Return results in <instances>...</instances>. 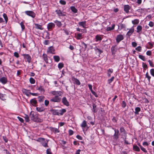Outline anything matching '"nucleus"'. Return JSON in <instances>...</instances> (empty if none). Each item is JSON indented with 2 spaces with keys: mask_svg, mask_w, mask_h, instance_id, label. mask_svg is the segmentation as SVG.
I'll return each instance as SVG.
<instances>
[{
  "mask_svg": "<svg viewBox=\"0 0 154 154\" xmlns=\"http://www.w3.org/2000/svg\"><path fill=\"white\" fill-rule=\"evenodd\" d=\"M51 94L55 96L50 100V101L54 102H59L61 100V98L59 97L62 94V93L60 91H53L51 92Z\"/></svg>",
  "mask_w": 154,
  "mask_h": 154,
  "instance_id": "nucleus-1",
  "label": "nucleus"
},
{
  "mask_svg": "<svg viewBox=\"0 0 154 154\" xmlns=\"http://www.w3.org/2000/svg\"><path fill=\"white\" fill-rule=\"evenodd\" d=\"M37 141L41 142L42 146L45 147H48V141L45 140V139L43 138H39L38 139Z\"/></svg>",
  "mask_w": 154,
  "mask_h": 154,
  "instance_id": "nucleus-2",
  "label": "nucleus"
},
{
  "mask_svg": "<svg viewBox=\"0 0 154 154\" xmlns=\"http://www.w3.org/2000/svg\"><path fill=\"white\" fill-rule=\"evenodd\" d=\"M25 13L27 15L32 18H34L35 17V14L32 11H26Z\"/></svg>",
  "mask_w": 154,
  "mask_h": 154,
  "instance_id": "nucleus-3",
  "label": "nucleus"
},
{
  "mask_svg": "<svg viewBox=\"0 0 154 154\" xmlns=\"http://www.w3.org/2000/svg\"><path fill=\"white\" fill-rule=\"evenodd\" d=\"M55 24L53 23H48L47 25V28L48 30H51L55 27Z\"/></svg>",
  "mask_w": 154,
  "mask_h": 154,
  "instance_id": "nucleus-4",
  "label": "nucleus"
},
{
  "mask_svg": "<svg viewBox=\"0 0 154 154\" xmlns=\"http://www.w3.org/2000/svg\"><path fill=\"white\" fill-rule=\"evenodd\" d=\"M115 134L113 135V137L116 140H117L119 137V131L118 130H114Z\"/></svg>",
  "mask_w": 154,
  "mask_h": 154,
  "instance_id": "nucleus-5",
  "label": "nucleus"
},
{
  "mask_svg": "<svg viewBox=\"0 0 154 154\" xmlns=\"http://www.w3.org/2000/svg\"><path fill=\"white\" fill-rule=\"evenodd\" d=\"M123 38V36L122 35H119L117 36L116 38V42L119 43L120 41L122 40Z\"/></svg>",
  "mask_w": 154,
  "mask_h": 154,
  "instance_id": "nucleus-6",
  "label": "nucleus"
},
{
  "mask_svg": "<svg viewBox=\"0 0 154 154\" xmlns=\"http://www.w3.org/2000/svg\"><path fill=\"white\" fill-rule=\"evenodd\" d=\"M24 58L26 59L27 61L29 63L31 60V57L28 54H22Z\"/></svg>",
  "mask_w": 154,
  "mask_h": 154,
  "instance_id": "nucleus-7",
  "label": "nucleus"
},
{
  "mask_svg": "<svg viewBox=\"0 0 154 154\" xmlns=\"http://www.w3.org/2000/svg\"><path fill=\"white\" fill-rule=\"evenodd\" d=\"M55 51V49L53 46H51L48 48V50L47 52L50 53L54 54V52Z\"/></svg>",
  "mask_w": 154,
  "mask_h": 154,
  "instance_id": "nucleus-8",
  "label": "nucleus"
},
{
  "mask_svg": "<svg viewBox=\"0 0 154 154\" xmlns=\"http://www.w3.org/2000/svg\"><path fill=\"white\" fill-rule=\"evenodd\" d=\"M62 102L65 105L68 106H69V103L68 101L66 98L63 97L62 99Z\"/></svg>",
  "mask_w": 154,
  "mask_h": 154,
  "instance_id": "nucleus-9",
  "label": "nucleus"
},
{
  "mask_svg": "<svg viewBox=\"0 0 154 154\" xmlns=\"http://www.w3.org/2000/svg\"><path fill=\"white\" fill-rule=\"evenodd\" d=\"M0 82L3 84H5L7 82V79L6 77H2L0 79Z\"/></svg>",
  "mask_w": 154,
  "mask_h": 154,
  "instance_id": "nucleus-10",
  "label": "nucleus"
},
{
  "mask_svg": "<svg viewBox=\"0 0 154 154\" xmlns=\"http://www.w3.org/2000/svg\"><path fill=\"white\" fill-rule=\"evenodd\" d=\"M56 12L59 16H62L65 15V13L63 11H61V10H56Z\"/></svg>",
  "mask_w": 154,
  "mask_h": 154,
  "instance_id": "nucleus-11",
  "label": "nucleus"
},
{
  "mask_svg": "<svg viewBox=\"0 0 154 154\" xmlns=\"http://www.w3.org/2000/svg\"><path fill=\"white\" fill-rule=\"evenodd\" d=\"M72 80L74 82V83L76 84L79 85H80V82L79 81L78 79L74 78L72 77Z\"/></svg>",
  "mask_w": 154,
  "mask_h": 154,
  "instance_id": "nucleus-12",
  "label": "nucleus"
},
{
  "mask_svg": "<svg viewBox=\"0 0 154 154\" xmlns=\"http://www.w3.org/2000/svg\"><path fill=\"white\" fill-rule=\"evenodd\" d=\"M133 149L135 151L139 152L140 151L139 148L136 145H134L133 146Z\"/></svg>",
  "mask_w": 154,
  "mask_h": 154,
  "instance_id": "nucleus-13",
  "label": "nucleus"
},
{
  "mask_svg": "<svg viewBox=\"0 0 154 154\" xmlns=\"http://www.w3.org/2000/svg\"><path fill=\"white\" fill-rule=\"evenodd\" d=\"M29 117L33 121H35L36 120L35 118V117L34 115L33 112L31 111L29 113Z\"/></svg>",
  "mask_w": 154,
  "mask_h": 154,
  "instance_id": "nucleus-14",
  "label": "nucleus"
},
{
  "mask_svg": "<svg viewBox=\"0 0 154 154\" xmlns=\"http://www.w3.org/2000/svg\"><path fill=\"white\" fill-rule=\"evenodd\" d=\"M42 58L46 63H48V57L47 54H44L42 55Z\"/></svg>",
  "mask_w": 154,
  "mask_h": 154,
  "instance_id": "nucleus-15",
  "label": "nucleus"
},
{
  "mask_svg": "<svg viewBox=\"0 0 154 154\" xmlns=\"http://www.w3.org/2000/svg\"><path fill=\"white\" fill-rule=\"evenodd\" d=\"M34 24L35 26V28L36 29H39L40 30H43L44 29L42 27V26L41 25L37 23H35Z\"/></svg>",
  "mask_w": 154,
  "mask_h": 154,
  "instance_id": "nucleus-16",
  "label": "nucleus"
},
{
  "mask_svg": "<svg viewBox=\"0 0 154 154\" xmlns=\"http://www.w3.org/2000/svg\"><path fill=\"white\" fill-rule=\"evenodd\" d=\"M134 32V29L133 28H131L128 31V32L127 33V35H128V36H130L132 33Z\"/></svg>",
  "mask_w": 154,
  "mask_h": 154,
  "instance_id": "nucleus-17",
  "label": "nucleus"
},
{
  "mask_svg": "<svg viewBox=\"0 0 154 154\" xmlns=\"http://www.w3.org/2000/svg\"><path fill=\"white\" fill-rule=\"evenodd\" d=\"M79 26H82L83 28H85L86 26L85 21L79 22Z\"/></svg>",
  "mask_w": 154,
  "mask_h": 154,
  "instance_id": "nucleus-18",
  "label": "nucleus"
},
{
  "mask_svg": "<svg viewBox=\"0 0 154 154\" xmlns=\"http://www.w3.org/2000/svg\"><path fill=\"white\" fill-rule=\"evenodd\" d=\"M115 26V25L113 24V25H112V27H107L106 28V30L107 31H109L111 30H113L114 29Z\"/></svg>",
  "mask_w": 154,
  "mask_h": 154,
  "instance_id": "nucleus-19",
  "label": "nucleus"
},
{
  "mask_svg": "<svg viewBox=\"0 0 154 154\" xmlns=\"http://www.w3.org/2000/svg\"><path fill=\"white\" fill-rule=\"evenodd\" d=\"M54 22L58 27H60L62 26V24L60 21L56 20L54 21Z\"/></svg>",
  "mask_w": 154,
  "mask_h": 154,
  "instance_id": "nucleus-20",
  "label": "nucleus"
},
{
  "mask_svg": "<svg viewBox=\"0 0 154 154\" xmlns=\"http://www.w3.org/2000/svg\"><path fill=\"white\" fill-rule=\"evenodd\" d=\"M36 110H37L39 112H42L44 111L45 109L43 107H36Z\"/></svg>",
  "mask_w": 154,
  "mask_h": 154,
  "instance_id": "nucleus-21",
  "label": "nucleus"
},
{
  "mask_svg": "<svg viewBox=\"0 0 154 154\" xmlns=\"http://www.w3.org/2000/svg\"><path fill=\"white\" fill-rule=\"evenodd\" d=\"M140 111V108L139 107H136L135 109V112L134 113L135 114H139V112Z\"/></svg>",
  "mask_w": 154,
  "mask_h": 154,
  "instance_id": "nucleus-22",
  "label": "nucleus"
},
{
  "mask_svg": "<svg viewBox=\"0 0 154 154\" xmlns=\"http://www.w3.org/2000/svg\"><path fill=\"white\" fill-rule=\"evenodd\" d=\"M137 32L139 33L142 31V27L141 26L139 25L137 26Z\"/></svg>",
  "mask_w": 154,
  "mask_h": 154,
  "instance_id": "nucleus-23",
  "label": "nucleus"
},
{
  "mask_svg": "<svg viewBox=\"0 0 154 154\" xmlns=\"http://www.w3.org/2000/svg\"><path fill=\"white\" fill-rule=\"evenodd\" d=\"M139 20L138 19H136L132 21V23L134 24H138Z\"/></svg>",
  "mask_w": 154,
  "mask_h": 154,
  "instance_id": "nucleus-24",
  "label": "nucleus"
},
{
  "mask_svg": "<svg viewBox=\"0 0 154 154\" xmlns=\"http://www.w3.org/2000/svg\"><path fill=\"white\" fill-rule=\"evenodd\" d=\"M54 60L57 62H58L60 61V58L58 56H54Z\"/></svg>",
  "mask_w": 154,
  "mask_h": 154,
  "instance_id": "nucleus-25",
  "label": "nucleus"
},
{
  "mask_svg": "<svg viewBox=\"0 0 154 154\" xmlns=\"http://www.w3.org/2000/svg\"><path fill=\"white\" fill-rule=\"evenodd\" d=\"M95 38L96 39V41H101L102 40V38L99 35H97L95 36Z\"/></svg>",
  "mask_w": 154,
  "mask_h": 154,
  "instance_id": "nucleus-26",
  "label": "nucleus"
},
{
  "mask_svg": "<svg viewBox=\"0 0 154 154\" xmlns=\"http://www.w3.org/2000/svg\"><path fill=\"white\" fill-rule=\"evenodd\" d=\"M87 122L85 120H84L81 124V126L82 128H85L87 126Z\"/></svg>",
  "mask_w": 154,
  "mask_h": 154,
  "instance_id": "nucleus-27",
  "label": "nucleus"
},
{
  "mask_svg": "<svg viewBox=\"0 0 154 154\" xmlns=\"http://www.w3.org/2000/svg\"><path fill=\"white\" fill-rule=\"evenodd\" d=\"M31 103L33 105L36 104L37 101L35 99H32L30 100Z\"/></svg>",
  "mask_w": 154,
  "mask_h": 154,
  "instance_id": "nucleus-28",
  "label": "nucleus"
},
{
  "mask_svg": "<svg viewBox=\"0 0 154 154\" xmlns=\"http://www.w3.org/2000/svg\"><path fill=\"white\" fill-rule=\"evenodd\" d=\"M76 38L78 39H80L82 38V34L79 33L76 35Z\"/></svg>",
  "mask_w": 154,
  "mask_h": 154,
  "instance_id": "nucleus-29",
  "label": "nucleus"
},
{
  "mask_svg": "<svg viewBox=\"0 0 154 154\" xmlns=\"http://www.w3.org/2000/svg\"><path fill=\"white\" fill-rule=\"evenodd\" d=\"M29 117L27 115H25L24 118L26 122H28L29 121Z\"/></svg>",
  "mask_w": 154,
  "mask_h": 154,
  "instance_id": "nucleus-30",
  "label": "nucleus"
},
{
  "mask_svg": "<svg viewBox=\"0 0 154 154\" xmlns=\"http://www.w3.org/2000/svg\"><path fill=\"white\" fill-rule=\"evenodd\" d=\"M95 50L97 53H98L99 54H101L102 52V51L101 50L98 49L97 48H95Z\"/></svg>",
  "mask_w": 154,
  "mask_h": 154,
  "instance_id": "nucleus-31",
  "label": "nucleus"
},
{
  "mask_svg": "<svg viewBox=\"0 0 154 154\" xmlns=\"http://www.w3.org/2000/svg\"><path fill=\"white\" fill-rule=\"evenodd\" d=\"M5 95L1 93H0V98L2 100H5Z\"/></svg>",
  "mask_w": 154,
  "mask_h": 154,
  "instance_id": "nucleus-32",
  "label": "nucleus"
},
{
  "mask_svg": "<svg viewBox=\"0 0 154 154\" xmlns=\"http://www.w3.org/2000/svg\"><path fill=\"white\" fill-rule=\"evenodd\" d=\"M3 17L4 18L5 22L6 23L8 21V18L7 16V15L5 14H3Z\"/></svg>",
  "mask_w": 154,
  "mask_h": 154,
  "instance_id": "nucleus-33",
  "label": "nucleus"
},
{
  "mask_svg": "<svg viewBox=\"0 0 154 154\" xmlns=\"http://www.w3.org/2000/svg\"><path fill=\"white\" fill-rule=\"evenodd\" d=\"M29 81L31 83L33 84L35 83V80L32 78H30L29 79Z\"/></svg>",
  "mask_w": 154,
  "mask_h": 154,
  "instance_id": "nucleus-34",
  "label": "nucleus"
},
{
  "mask_svg": "<svg viewBox=\"0 0 154 154\" xmlns=\"http://www.w3.org/2000/svg\"><path fill=\"white\" fill-rule=\"evenodd\" d=\"M37 89L38 90L41 92H44L45 91V90L43 88V87L42 86H40L38 88H37Z\"/></svg>",
  "mask_w": 154,
  "mask_h": 154,
  "instance_id": "nucleus-35",
  "label": "nucleus"
},
{
  "mask_svg": "<svg viewBox=\"0 0 154 154\" xmlns=\"http://www.w3.org/2000/svg\"><path fill=\"white\" fill-rule=\"evenodd\" d=\"M20 24L22 30H24L25 29V26L24 24V23L23 22H22L20 23Z\"/></svg>",
  "mask_w": 154,
  "mask_h": 154,
  "instance_id": "nucleus-36",
  "label": "nucleus"
},
{
  "mask_svg": "<svg viewBox=\"0 0 154 154\" xmlns=\"http://www.w3.org/2000/svg\"><path fill=\"white\" fill-rule=\"evenodd\" d=\"M146 78H147L148 81H150V79H151V76H150L149 75V73L148 72H147L146 74Z\"/></svg>",
  "mask_w": 154,
  "mask_h": 154,
  "instance_id": "nucleus-37",
  "label": "nucleus"
},
{
  "mask_svg": "<svg viewBox=\"0 0 154 154\" xmlns=\"http://www.w3.org/2000/svg\"><path fill=\"white\" fill-rule=\"evenodd\" d=\"M63 66V64L62 63H59L58 64V67L59 69H61Z\"/></svg>",
  "mask_w": 154,
  "mask_h": 154,
  "instance_id": "nucleus-38",
  "label": "nucleus"
},
{
  "mask_svg": "<svg viewBox=\"0 0 154 154\" xmlns=\"http://www.w3.org/2000/svg\"><path fill=\"white\" fill-rule=\"evenodd\" d=\"M45 97L44 96H39L38 97V98L39 99V101L40 102H41L42 101H43Z\"/></svg>",
  "mask_w": 154,
  "mask_h": 154,
  "instance_id": "nucleus-39",
  "label": "nucleus"
},
{
  "mask_svg": "<svg viewBox=\"0 0 154 154\" xmlns=\"http://www.w3.org/2000/svg\"><path fill=\"white\" fill-rule=\"evenodd\" d=\"M96 107V105L95 104H93V111L94 112H96L97 111V110L95 109Z\"/></svg>",
  "mask_w": 154,
  "mask_h": 154,
  "instance_id": "nucleus-40",
  "label": "nucleus"
},
{
  "mask_svg": "<svg viewBox=\"0 0 154 154\" xmlns=\"http://www.w3.org/2000/svg\"><path fill=\"white\" fill-rule=\"evenodd\" d=\"M139 57L143 61H144L145 60V58L144 56L142 55H139Z\"/></svg>",
  "mask_w": 154,
  "mask_h": 154,
  "instance_id": "nucleus-41",
  "label": "nucleus"
},
{
  "mask_svg": "<svg viewBox=\"0 0 154 154\" xmlns=\"http://www.w3.org/2000/svg\"><path fill=\"white\" fill-rule=\"evenodd\" d=\"M114 79V77L113 76L111 79L108 80V82L109 84H110L113 81Z\"/></svg>",
  "mask_w": 154,
  "mask_h": 154,
  "instance_id": "nucleus-42",
  "label": "nucleus"
},
{
  "mask_svg": "<svg viewBox=\"0 0 154 154\" xmlns=\"http://www.w3.org/2000/svg\"><path fill=\"white\" fill-rule=\"evenodd\" d=\"M124 10H129L130 9V7L129 5H125L124 6Z\"/></svg>",
  "mask_w": 154,
  "mask_h": 154,
  "instance_id": "nucleus-43",
  "label": "nucleus"
},
{
  "mask_svg": "<svg viewBox=\"0 0 154 154\" xmlns=\"http://www.w3.org/2000/svg\"><path fill=\"white\" fill-rule=\"evenodd\" d=\"M140 148L141 150L142 151H143V152H144L146 153L147 152V151L146 150V149H145V148L143 147L142 146H140Z\"/></svg>",
  "mask_w": 154,
  "mask_h": 154,
  "instance_id": "nucleus-44",
  "label": "nucleus"
},
{
  "mask_svg": "<svg viewBox=\"0 0 154 154\" xmlns=\"http://www.w3.org/2000/svg\"><path fill=\"white\" fill-rule=\"evenodd\" d=\"M53 114L54 115H58V112L57 111V110H53Z\"/></svg>",
  "mask_w": 154,
  "mask_h": 154,
  "instance_id": "nucleus-45",
  "label": "nucleus"
},
{
  "mask_svg": "<svg viewBox=\"0 0 154 154\" xmlns=\"http://www.w3.org/2000/svg\"><path fill=\"white\" fill-rule=\"evenodd\" d=\"M150 72L151 75L153 77H154V69H150Z\"/></svg>",
  "mask_w": 154,
  "mask_h": 154,
  "instance_id": "nucleus-46",
  "label": "nucleus"
},
{
  "mask_svg": "<svg viewBox=\"0 0 154 154\" xmlns=\"http://www.w3.org/2000/svg\"><path fill=\"white\" fill-rule=\"evenodd\" d=\"M47 154H52L51 150L50 149H48L46 150Z\"/></svg>",
  "mask_w": 154,
  "mask_h": 154,
  "instance_id": "nucleus-47",
  "label": "nucleus"
},
{
  "mask_svg": "<svg viewBox=\"0 0 154 154\" xmlns=\"http://www.w3.org/2000/svg\"><path fill=\"white\" fill-rule=\"evenodd\" d=\"M60 3L62 5H65L66 4V2L63 0H60Z\"/></svg>",
  "mask_w": 154,
  "mask_h": 154,
  "instance_id": "nucleus-48",
  "label": "nucleus"
},
{
  "mask_svg": "<svg viewBox=\"0 0 154 154\" xmlns=\"http://www.w3.org/2000/svg\"><path fill=\"white\" fill-rule=\"evenodd\" d=\"M120 131L121 133H123L124 134H125V130L123 128H120Z\"/></svg>",
  "mask_w": 154,
  "mask_h": 154,
  "instance_id": "nucleus-49",
  "label": "nucleus"
},
{
  "mask_svg": "<svg viewBox=\"0 0 154 154\" xmlns=\"http://www.w3.org/2000/svg\"><path fill=\"white\" fill-rule=\"evenodd\" d=\"M122 106L123 108H125L126 106V103L124 101H123L122 104Z\"/></svg>",
  "mask_w": 154,
  "mask_h": 154,
  "instance_id": "nucleus-50",
  "label": "nucleus"
},
{
  "mask_svg": "<svg viewBox=\"0 0 154 154\" xmlns=\"http://www.w3.org/2000/svg\"><path fill=\"white\" fill-rule=\"evenodd\" d=\"M136 50L138 51H140L141 50V47L139 46L136 48Z\"/></svg>",
  "mask_w": 154,
  "mask_h": 154,
  "instance_id": "nucleus-51",
  "label": "nucleus"
},
{
  "mask_svg": "<svg viewBox=\"0 0 154 154\" xmlns=\"http://www.w3.org/2000/svg\"><path fill=\"white\" fill-rule=\"evenodd\" d=\"M49 103V101L48 100H45V105L47 106H48Z\"/></svg>",
  "mask_w": 154,
  "mask_h": 154,
  "instance_id": "nucleus-52",
  "label": "nucleus"
},
{
  "mask_svg": "<svg viewBox=\"0 0 154 154\" xmlns=\"http://www.w3.org/2000/svg\"><path fill=\"white\" fill-rule=\"evenodd\" d=\"M148 62H149V65L150 66L152 67H153L154 66L153 63L150 60H149Z\"/></svg>",
  "mask_w": 154,
  "mask_h": 154,
  "instance_id": "nucleus-53",
  "label": "nucleus"
},
{
  "mask_svg": "<svg viewBox=\"0 0 154 154\" xmlns=\"http://www.w3.org/2000/svg\"><path fill=\"white\" fill-rule=\"evenodd\" d=\"M146 54L147 55L150 56L151 55V51H148L146 52Z\"/></svg>",
  "mask_w": 154,
  "mask_h": 154,
  "instance_id": "nucleus-54",
  "label": "nucleus"
},
{
  "mask_svg": "<svg viewBox=\"0 0 154 154\" xmlns=\"http://www.w3.org/2000/svg\"><path fill=\"white\" fill-rule=\"evenodd\" d=\"M44 44L48 45L49 44V41L48 40H45L44 42Z\"/></svg>",
  "mask_w": 154,
  "mask_h": 154,
  "instance_id": "nucleus-55",
  "label": "nucleus"
},
{
  "mask_svg": "<svg viewBox=\"0 0 154 154\" xmlns=\"http://www.w3.org/2000/svg\"><path fill=\"white\" fill-rule=\"evenodd\" d=\"M149 25L150 27H152L154 25V23L152 21H150L149 22Z\"/></svg>",
  "mask_w": 154,
  "mask_h": 154,
  "instance_id": "nucleus-56",
  "label": "nucleus"
},
{
  "mask_svg": "<svg viewBox=\"0 0 154 154\" xmlns=\"http://www.w3.org/2000/svg\"><path fill=\"white\" fill-rule=\"evenodd\" d=\"M17 118L21 122H23V119L22 118H20L19 116H18Z\"/></svg>",
  "mask_w": 154,
  "mask_h": 154,
  "instance_id": "nucleus-57",
  "label": "nucleus"
},
{
  "mask_svg": "<svg viewBox=\"0 0 154 154\" xmlns=\"http://www.w3.org/2000/svg\"><path fill=\"white\" fill-rule=\"evenodd\" d=\"M69 135H71L73 134V131L71 130H69Z\"/></svg>",
  "mask_w": 154,
  "mask_h": 154,
  "instance_id": "nucleus-58",
  "label": "nucleus"
},
{
  "mask_svg": "<svg viewBox=\"0 0 154 154\" xmlns=\"http://www.w3.org/2000/svg\"><path fill=\"white\" fill-rule=\"evenodd\" d=\"M132 45L133 47H135L137 46V44L135 42H133L132 43Z\"/></svg>",
  "mask_w": 154,
  "mask_h": 154,
  "instance_id": "nucleus-59",
  "label": "nucleus"
},
{
  "mask_svg": "<svg viewBox=\"0 0 154 154\" xmlns=\"http://www.w3.org/2000/svg\"><path fill=\"white\" fill-rule=\"evenodd\" d=\"M14 56L16 57H19L18 54L17 52H15L14 53Z\"/></svg>",
  "mask_w": 154,
  "mask_h": 154,
  "instance_id": "nucleus-60",
  "label": "nucleus"
},
{
  "mask_svg": "<svg viewBox=\"0 0 154 154\" xmlns=\"http://www.w3.org/2000/svg\"><path fill=\"white\" fill-rule=\"evenodd\" d=\"M63 30L67 35H68L69 34V32L68 30L66 29H63Z\"/></svg>",
  "mask_w": 154,
  "mask_h": 154,
  "instance_id": "nucleus-61",
  "label": "nucleus"
},
{
  "mask_svg": "<svg viewBox=\"0 0 154 154\" xmlns=\"http://www.w3.org/2000/svg\"><path fill=\"white\" fill-rule=\"evenodd\" d=\"M76 137L79 139L80 140H82V137L80 136L79 135H77L76 136Z\"/></svg>",
  "mask_w": 154,
  "mask_h": 154,
  "instance_id": "nucleus-62",
  "label": "nucleus"
},
{
  "mask_svg": "<svg viewBox=\"0 0 154 154\" xmlns=\"http://www.w3.org/2000/svg\"><path fill=\"white\" fill-rule=\"evenodd\" d=\"M113 69H109L108 70V72H110V73H112L113 72Z\"/></svg>",
  "mask_w": 154,
  "mask_h": 154,
  "instance_id": "nucleus-63",
  "label": "nucleus"
},
{
  "mask_svg": "<svg viewBox=\"0 0 154 154\" xmlns=\"http://www.w3.org/2000/svg\"><path fill=\"white\" fill-rule=\"evenodd\" d=\"M137 2L138 4L140 5L142 2V0H137Z\"/></svg>",
  "mask_w": 154,
  "mask_h": 154,
  "instance_id": "nucleus-64",
  "label": "nucleus"
}]
</instances>
